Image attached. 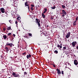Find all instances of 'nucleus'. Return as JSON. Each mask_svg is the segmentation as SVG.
<instances>
[{"mask_svg":"<svg viewBox=\"0 0 78 78\" xmlns=\"http://www.w3.org/2000/svg\"><path fill=\"white\" fill-rule=\"evenodd\" d=\"M41 22V21L39 19H37V18H36L35 19V23H37L38 27H41V24H40V22Z\"/></svg>","mask_w":78,"mask_h":78,"instance_id":"obj_1","label":"nucleus"},{"mask_svg":"<svg viewBox=\"0 0 78 78\" xmlns=\"http://www.w3.org/2000/svg\"><path fill=\"white\" fill-rule=\"evenodd\" d=\"M25 5L26 7L27 6L28 7V9L29 10H30V6H29V5L28 4V2H25Z\"/></svg>","mask_w":78,"mask_h":78,"instance_id":"obj_2","label":"nucleus"},{"mask_svg":"<svg viewBox=\"0 0 78 78\" xmlns=\"http://www.w3.org/2000/svg\"><path fill=\"white\" fill-rule=\"evenodd\" d=\"M72 45L73 47H75V45L77 44V42L76 41L73 42L72 43Z\"/></svg>","mask_w":78,"mask_h":78,"instance_id":"obj_3","label":"nucleus"},{"mask_svg":"<svg viewBox=\"0 0 78 78\" xmlns=\"http://www.w3.org/2000/svg\"><path fill=\"white\" fill-rule=\"evenodd\" d=\"M12 75L14 76V77H19V75L16 73L15 72H13L12 73Z\"/></svg>","mask_w":78,"mask_h":78,"instance_id":"obj_4","label":"nucleus"},{"mask_svg":"<svg viewBox=\"0 0 78 78\" xmlns=\"http://www.w3.org/2000/svg\"><path fill=\"white\" fill-rule=\"evenodd\" d=\"M12 45L13 46H14V45H13V44H12V43H9V42H7L6 43V45L10 46V47H12Z\"/></svg>","mask_w":78,"mask_h":78,"instance_id":"obj_5","label":"nucleus"},{"mask_svg":"<svg viewBox=\"0 0 78 78\" xmlns=\"http://www.w3.org/2000/svg\"><path fill=\"white\" fill-rule=\"evenodd\" d=\"M74 64L75 65H76V66H77L78 64V60L76 59L74 61Z\"/></svg>","mask_w":78,"mask_h":78,"instance_id":"obj_6","label":"nucleus"},{"mask_svg":"<svg viewBox=\"0 0 78 78\" xmlns=\"http://www.w3.org/2000/svg\"><path fill=\"white\" fill-rule=\"evenodd\" d=\"M70 32H69L67 33V35L66 36V37L68 38L70 37Z\"/></svg>","mask_w":78,"mask_h":78,"instance_id":"obj_7","label":"nucleus"},{"mask_svg":"<svg viewBox=\"0 0 78 78\" xmlns=\"http://www.w3.org/2000/svg\"><path fill=\"white\" fill-rule=\"evenodd\" d=\"M0 9V11H1V12L2 13H4V12H5V10L4 8H1Z\"/></svg>","mask_w":78,"mask_h":78,"instance_id":"obj_8","label":"nucleus"},{"mask_svg":"<svg viewBox=\"0 0 78 78\" xmlns=\"http://www.w3.org/2000/svg\"><path fill=\"white\" fill-rule=\"evenodd\" d=\"M57 73L58 75H60L61 74V72L60 71V69H57Z\"/></svg>","mask_w":78,"mask_h":78,"instance_id":"obj_9","label":"nucleus"},{"mask_svg":"<svg viewBox=\"0 0 78 78\" xmlns=\"http://www.w3.org/2000/svg\"><path fill=\"white\" fill-rule=\"evenodd\" d=\"M31 55L30 54H29V55H27V58L28 59H29V58H31Z\"/></svg>","mask_w":78,"mask_h":78,"instance_id":"obj_10","label":"nucleus"},{"mask_svg":"<svg viewBox=\"0 0 78 78\" xmlns=\"http://www.w3.org/2000/svg\"><path fill=\"white\" fill-rule=\"evenodd\" d=\"M62 12H63V14H64L65 15H66L67 14V13H66V12L64 10H62Z\"/></svg>","mask_w":78,"mask_h":78,"instance_id":"obj_11","label":"nucleus"},{"mask_svg":"<svg viewBox=\"0 0 78 78\" xmlns=\"http://www.w3.org/2000/svg\"><path fill=\"white\" fill-rule=\"evenodd\" d=\"M42 16L43 19H45V15L43 13H42Z\"/></svg>","mask_w":78,"mask_h":78,"instance_id":"obj_12","label":"nucleus"},{"mask_svg":"<svg viewBox=\"0 0 78 78\" xmlns=\"http://www.w3.org/2000/svg\"><path fill=\"white\" fill-rule=\"evenodd\" d=\"M57 47H58V48H62V46H60V45L58 44H57Z\"/></svg>","mask_w":78,"mask_h":78,"instance_id":"obj_13","label":"nucleus"},{"mask_svg":"<svg viewBox=\"0 0 78 78\" xmlns=\"http://www.w3.org/2000/svg\"><path fill=\"white\" fill-rule=\"evenodd\" d=\"M29 67L30 66L29 65V64L27 65L26 66H25V67L26 69H28Z\"/></svg>","mask_w":78,"mask_h":78,"instance_id":"obj_14","label":"nucleus"},{"mask_svg":"<svg viewBox=\"0 0 78 78\" xmlns=\"http://www.w3.org/2000/svg\"><path fill=\"white\" fill-rule=\"evenodd\" d=\"M11 27H8L7 28V30H11Z\"/></svg>","mask_w":78,"mask_h":78,"instance_id":"obj_15","label":"nucleus"},{"mask_svg":"<svg viewBox=\"0 0 78 78\" xmlns=\"http://www.w3.org/2000/svg\"><path fill=\"white\" fill-rule=\"evenodd\" d=\"M3 37L4 39H6V38L7 37V36H6V35H4L3 36Z\"/></svg>","mask_w":78,"mask_h":78,"instance_id":"obj_16","label":"nucleus"},{"mask_svg":"<svg viewBox=\"0 0 78 78\" xmlns=\"http://www.w3.org/2000/svg\"><path fill=\"white\" fill-rule=\"evenodd\" d=\"M17 20H18L20 22V18L19 17H18L17 18Z\"/></svg>","mask_w":78,"mask_h":78,"instance_id":"obj_17","label":"nucleus"},{"mask_svg":"<svg viewBox=\"0 0 78 78\" xmlns=\"http://www.w3.org/2000/svg\"><path fill=\"white\" fill-rule=\"evenodd\" d=\"M55 53V54H58V51L57 50H55L54 51Z\"/></svg>","mask_w":78,"mask_h":78,"instance_id":"obj_18","label":"nucleus"},{"mask_svg":"<svg viewBox=\"0 0 78 78\" xmlns=\"http://www.w3.org/2000/svg\"><path fill=\"white\" fill-rule=\"evenodd\" d=\"M5 50L6 51H9V49H8V48L7 47H6L5 48Z\"/></svg>","mask_w":78,"mask_h":78,"instance_id":"obj_19","label":"nucleus"},{"mask_svg":"<svg viewBox=\"0 0 78 78\" xmlns=\"http://www.w3.org/2000/svg\"><path fill=\"white\" fill-rule=\"evenodd\" d=\"M62 8H63L64 9V8H66V6H65V5H62Z\"/></svg>","mask_w":78,"mask_h":78,"instance_id":"obj_20","label":"nucleus"},{"mask_svg":"<svg viewBox=\"0 0 78 78\" xmlns=\"http://www.w3.org/2000/svg\"><path fill=\"white\" fill-rule=\"evenodd\" d=\"M31 10H32V11H33L34 9V8L31 7L30 8Z\"/></svg>","mask_w":78,"mask_h":78,"instance_id":"obj_21","label":"nucleus"},{"mask_svg":"<svg viewBox=\"0 0 78 78\" xmlns=\"http://www.w3.org/2000/svg\"><path fill=\"white\" fill-rule=\"evenodd\" d=\"M24 75H27V73L26 72H24Z\"/></svg>","mask_w":78,"mask_h":78,"instance_id":"obj_22","label":"nucleus"},{"mask_svg":"<svg viewBox=\"0 0 78 78\" xmlns=\"http://www.w3.org/2000/svg\"><path fill=\"white\" fill-rule=\"evenodd\" d=\"M24 37H25V38H26V39H29V37H27V36H24Z\"/></svg>","mask_w":78,"mask_h":78,"instance_id":"obj_23","label":"nucleus"},{"mask_svg":"<svg viewBox=\"0 0 78 78\" xmlns=\"http://www.w3.org/2000/svg\"><path fill=\"white\" fill-rule=\"evenodd\" d=\"M76 25V23H75V22L73 23V26H75Z\"/></svg>","mask_w":78,"mask_h":78,"instance_id":"obj_24","label":"nucleus"},{"mask_svg":"<svg viewBox=\"0 0 78 78\" xmlns=\"http://www.w3.org/2000/svg\"><path fill=\"white\" fill-rule=\"evenodd\" d=\"M29 36H31V37H32V34H31V33H29Z\"/></svg>","mask_w":78,"mask_h":78,"instance_id":"obj_25","label":"nucleus"},{"mask_svg":"<svg viewBox=\"0 0 78 78\" xmlns=\"http://www.w3.org/2000/svg\"><path fill=\"white\" fill-rule=\"evenodd\" d=\"M31 7L33 8V7H34V5L33 4H31Z\"/></svg>","mask_w":78,"mask_h":78,"instance_id":"obj_26","label":"nucleus"},{"mask_svg":"<svg viewBox=\"0 0 78 78\" xmlns=\"http://www.w3.org/2000/svg\"><path fill=\"white\" fill-rule=\"evenodd\" d=\"M44 10L45 11L47 12V8H45L44 9Z\"/></svg>","mask_w":78,"mask_h":78,"instance_id":"obj_27","label":"nucleus"},{"mask_svg":"<svg viewBox=\"0 0 78 78\" xmlns=\"http://www.w3.org/2000/svg\"><path fill=\"white\" fill-rule=\"evenodd\" d=\"M11 34H12L11 33H8V36H10V35H11Z\"/></svg>","mask_w":78,"mask_h":78,"instance_id":"obj_28","label":"nucleus"},{"mask_svg":"<svg viewBox=\"0 0 78 78\" xmlns=\"http://www.w3.org/2000/svg\"><path fill=\"white\" fill-rule=\"evenodd\" d=\"M63 48L64 49V50H66V46L63 47Z\"/></svg>","mask_w":78,"mask_h":78,"instance_id":"obj_29","label":"nucleus"},{"mask_svg":"<svg viewBox=\"0 0 78 78\" xmlns=\"http://www.w3.org/2000/svg\"><path fill=\"white\" fill-rule=\"evenodd\" d=\"M62 75H64V71H62Z\"/></svg>","mask_w":78,"mask_h":78,"instance_id":"obj_30","label":"nucleus"},{"mask_svg":"<svg viewBox=\"0 0 78 78\" xmlns=\"http://www.w3.org/2000/svg\"><path fill=\"white\" fill-rule=\"evenodd\" d=\"M26 53H27L26 52H24L23 53V55H25V54H26Z\"/></svg>","mask_w":78,"mask_h":78,"instance_id":"obj_31","label":"nucleus"},{"mask_svg":"<svg viewBox=\"0 0 78 78\" xmlns=\"http://www.w3.org/2000/svg\"><path fill=\"white\" fill-rule=\"evenodd\" d=\"M48 35V34H45V36H47Z\"/></svg>","mask_w":78,"mask_h":78,"instance_id":"obj_32","label":"nucleus"},{"mask_svg":"<svg viewBox=\"0 0 78 78\" xmlns=\"http://www.w3.org/2000/svg\"><path fill=\"white\" fill-rule=\"evenodd\" d=\"M51 9H55V8H54V7H51Z\"/></svg>","mask_w":78,"mask_h":78,"instance_id":"obj_33","label":"nucleus"},{"mask_svg":"<svg viewBox=\"0 0 78 78\" xmlns=\"http://www.w3.org/2000/svg\"><path fill=\"white\" fill-rule=\"evenodd\" d=\"M3 30L4 31H5V30H6V29H5V28H3Z\"/></svg>","mask_w":78,"mask_h":78,"instance_id":"obj_34","label":"nucleus"},{"mask_svg":"<svg viewBox=\"0 0 78 78\" xmlns=\"http://www.w3.org/2000/svg\"><path fill=\"white\" fill-rule=\"evenodd\" d=\"M76 20H78V17H76Z\"/></svg>","mask_w":78,"mask_h":78,"instance_id":"obj_35","label":"nucleus"},{"mask_svg":"<svg viewBox=\"0 0 78 78\" xmlns=\"http://www.w3.org/2000/svg\"><path fill=\"white\" fill-rule=\"evenodd\" d=\"M51 20H53V18L51 16Z\"/></svg>","mask_w":78,"mask_h":78,"instance_id":"obj_36","label":"nucleus"},{"mask_svg":"<svg viewBox=\"0 0 78 78\" xmlns=\"http://www.w3.org/2000/svg\"><path fill=\"white\" fill-rule=\"evenodd\" d=\"M10 23L11 24H12L13 23V22H12V21H11V22H10Z\"/></svg>","mask_w":78,"mask_h":78,"instance_id":"obj_37","label":"nucleus"},{"mask_svg":"<svg viewBox=\"0 0 78 78\" xmlns=\"http://www.w3.org/2000/svg\"><path fill=\"white\" fill-rule=\"evenodd\" d=\"M46 12L45 11H44V12H43V14H44V13H45Z\"/></svg>","mask_w":78,"mask_h":78,"instance_id":"obj_38","label":"nucleus"},{"mask_svg":"<svg viewBox=\"0 0 78 78\" xmlns=\"http://www.w3.org/2000/svg\"><path fill=\"white\" fill-rule=\"evenodd\" d=\"M53 66L54 67H56V66H55V65L54 64H53Z\"/></svg>","mask_w":78,"mask_h":78,"instance_id":"obj_39","label":"nucleus"},{"mask_svg":"<svg viewBox=\"0 0 78 78\" xmlns=\"http://www.w3.org/2000/svg\"><path fill=\"white\" fill-rule=\"evenodd\" d=\"M62 17H64V16H65V15L63 14L62 15Z\"/></svg>","mask_w":78,"mask_h":78,"instance_id":"obj_40","label":"nucleus"},{"mask_svg":"<svg viewBox=\"0 0 78 78\" xmlns=\"http://www.w3.org/2000/svg\"><path fill=\"white\" fill-rule=\"evenodd\" d=\"M9 21L10 23H11V20H9Z\"/></svg>","mask_w":78,"mask_h":78,"instance_id":"obj_41","label":"nucleus"},{"mask_svg":"<svg viewBox=\"0 0 78 78\" xmlns=\"http://www.w3.org/2000/svg\"><path fill=\"white\" fill-rule=\"evenodd\" d=\"M13 36H14V37H15L16 36V35H15V34H13Z\"/></svg>","mask_w":78,"mask_h":78,"instance_id":"obj_42","label":"nucleus"},{"mask_svg":"<svg viewBox=\"0 0 78 78\" xmlns=\"http://www.w3.org/2000/svg\"><path fill=\"white\" fill-rule=\"evenodd\" d=\"M16 24H17V21H16L15 22Z\"/></svg>","mask_w":78,"mask_h":78,"instance_id":"obj_43","label":"nucleus"},{"mask_svg":"<svg viewBox=\"0 0 78 78\" xmlns=\"http://www.w3.org/2000/svg\"><path fill=\"white\" fill-rule=\"evenodd\" d=\"M53 7L55 9L56 8V6H55V5L53 6Z\"/></svg>","mask_w":78,"mask_h":78,"instance_id":"obj_44","label":"nucleus"},{"mask_svg":"<svg viewBox=\"0 0 78 78\" xmlns=\"http://www.w3.org/2000/svg\"><path fill=\"white\" fill-rule=\"evenodd\" d=\"M76 48H77V49H78V46H76Z\"/></svg>","mask_w":78,"mask_h":78,"instance_id":"obj_45","label":"nucleus"},{"mask_svg":"<svg viewBox=\"0 0 78 78\" xmlns=\"http://www.w3.org/2000/svg\"><path fill=\"white\" fill-rule=\"evenodd\" d=\"M43 34H44V35L45 36V33H43Z\"/></svg>","mask_w":78,"mask_h":78,"instance_id":"obj_46","label":"nucleus"},{"mask_svg":"<svg viewBox=\"0 0 78 78\" xmlns=\"http://www.w3.org/2000/svg\"><path fill=\"white\" fill-rule=\"evenodd\" d=\"M67 54H68V53H66V55H67Z\"/></svg>","mask_w":78,"mask_h":78,"instance_id":"obj_47","label":"nucleus"},{"mask_svg":"<svg viewBox=\"0 0 78 78\" xmlns=\"http://www.w3.org/2000/svg\"><path fill=\"white\" fill-rule=\"evenodd\" d=\"M48 27V25H47V27Z\"/></svg>","mask_w":78,"mask_h":78,"instance_id":"obj_48","label":"nucleus"},{"mask_svg":"<svg viewBox=\"0 0 78 78\" xmlns=\"http://www.w3.org/2000/svg\"><path fill=\"white\" fill-rule=\"evenodd\" d=\"M74 22H75V23H76V21H74Z\"/></svg>","mask_w":78,"mask_h":78,"instance_id":"obj_49","label":"nucleus"},{"mask_svg":"<svg viewBox=\"0 0 78 78\" xmlns=\"http://www.w3.org/2000/svg\"><path fill=\"white\" fill-rule=\"evenodd\" d=\"M60 45H61H61H62V44H61Z\"/></svg>","mask_w":78,"mask_h":78,"instance_id":"obj_50","label":"nucleus"},{"mask_svg":"<svg viewBox=\"0 0 78 78\" xmlns=\"http://www.w3.org/2000/svg\"><path fill=\"white\" fill-rule=\"evenodd\" d=\"M1 58H2V56H1Z\"/></svg>","mask_w":78,"mask_h":78,"instance_id":"obj_51","label":"nucleus"},{"mask_svg":"<svg viewBox=\"0 0 78 78\" xmlns=\"http://www.w3.org/2000/svg\"><path fill=\"white\" fill-rule=\"evenodd\" d=\"M0 14H1V12H0Z\"/></svg>","mask_w":78,"mask_h":78,"instance_id":"obj_52","label":"nucleus"},{"mask_svg":"<svg viewBox=\"0 0 78 78\" xmlns=\"http://www.w3.org/2000/svg\"><path fill=\"white\" fill-rule=\"evenodd\" d=\"M1 1H2V0H1Z\"/></svg>","mask_w":78,"mask_h":78,"instance_id":"obj_53","label":"nucleus"},{"mask_svg":"<svg viewBox=\"0 0 78 78\" xmlns=\"http://www.w3.org/2000/svg\"><path fill=\"white\" fill-rule=\"evenodd\" d=\"M53 73H54L53 72Z\"/></svg>","mask_w":78,"mask_h":78,"instance_id":"obj_54","label":"nucleus"},{"mask_svg":"<svg viewBox=\"0 0 78 78\" xmlns=\"http://www.w3.org/2000/svg\"><path fill=\"white\" fill-rule=\"evenodd\" d=\"M53 73H54L53 72Z\"/></svg>","mask_w":78,"mask_h":78,"instance_id":"obj_55","label":"nucleus"}]
</instances>
